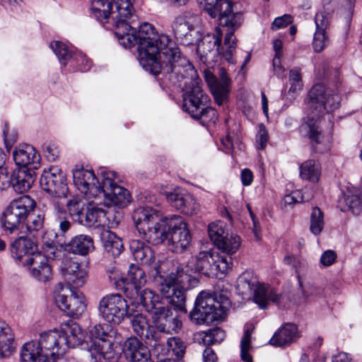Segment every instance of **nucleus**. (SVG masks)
<instances>
[{
	"label": "nucleus",
	"instance_id": "16",
	"mask_svg": "<svg viewBox=\"0 0 362 362\" xmlns=\"http://www.w3.org/2000/svg\"><path fill=\"white\" fill-rule=\"evenodd\" d=\"M128 304L119 293H112L103 297L98 303L100 316L106 322L118 325L129 315Z\"/></svg>",
	"mask_w": 362,
	"mask_h": 362
},
{
	"label": "nucleus",
	"instance_id": "49",
	"mask_svg": "<svg viewBox=\"0 0 362 362\" xmlns=\"http://www.w3.org/2000/svg\"><path fill=\"white\" fill-rule=\"evenodd\" d=\"M310 230L315 235H319L324 228V214L320 208L313 207L310 213Z\"/></svg>",
	"mask_w": 362,
	"mask_h": 362
},
{
	"label": "nucleus",
	"instance_id": "61",
	"mask_svg": "<svg viewBox=\"0 0 362 362\" xmlns=\"http://www.w3.org/2000/svg\"><path fill=\"white\" fill-rule=\"evenodd\" d=\"M268 133L264 124L259 125V129L257 134V146L258 149H263L268 141Z\"/></svg>",
	"mask_w": 362,
	"mask_h": 362
},
{
	"label": "nucleus",
	"instance_id": "28",
	"mask_svg": "<svg viewBox=\"0 0 362 362\" xmlns=\"http://www.w3.org/2000/svg\"><path fill=\"white\" fill-rule=\"evenodd\" d=\"M129 250L135 261L142 265L153 267L156 274H160L154 252L150 246L139 240H132L129 243Z\"/></svg>",
	"mask_w": 362,
	"mask_h": 362
},
{
	"label": "nucleus",
	"instance_id": "39",
	"mask_svg": "<svg viewBox=\"0 0 362 362\" xmlns=\"http://www.w3.org/2000/svg\"><path fill=\"white\" fill-rule=\"evenodd\" d=\"M101 240L105 250L112 256H118L123 250L122 240L115 233L105 230L101 234Z\"/></svg>",
	"mask_w": 362,
	"mask_h": 362
},
{
	"label": "nucleus",
	"instance_id": "51",
	"mask_svg": "<svg viewBox=\"0 0 362 362\" xmlns=\"http://www.w3.org/2000/svg\"><path fill=\"white\" fill-rule=\"evenodd\" d=\"M191 117L195 119H200L203 122H212L215 123L218 119V115L216 110L211 107L202 106V108L197 109V112L192 113Z\"/></svg>",
	"mask_w": 362,
	"mask_h": 362
},
{
	"label": "nucleus",
	"instance_id": "29",
	"mask_svg": "<svg viewBox=\"0 0 362 362\" xmlns=\"http://www.w3.org/2000/svg\"><path fill=\"white\" fill-rule=\"evenodd\" d=\"M13 157L16 164L22 168L33 170L40 167V156L32 146H20L13 151Z\"/></svg>",
	"mask_w": 362,
	"mask_h": 362
},
{
	"label": "nucleus",
	"instance_id": "22",
	"mask_svg": "<svg viewBox=\"0 0 362 362\" xmlns=\"http://www.w3.org/2000/svg\"><path fill=\"white\" fill-rule=\"evenodd\" d=\"M216 252L206 251L200 252L195 257H192L186 264H182L177 267L181 272L186 274L194 276L196 273H199L208 277L214 278L216 273V268H211L210 264H214V255Z\"/></svg>",
	"mask_w": 362,
	"mask_h": 362
},
{
	"label": "nucleus",
	"instance_id": "8",
	"mask_svg": "<svg viewBox=\"0 0 362 362\" xmlns=\"http://www.w3.org/2000/svg\"><path fill=\"white\" fill-rule=\"evenodd\" d=\"M35 205L34 199L28 195L12 201L4 211L1 218L4 230L15 235L24 234L25 221Z\"/></svg>",
	"mask_w": 362,
	"mask_h": 362
},
{
	"label": "nucleus",
	"instance_id": "2",
	"mask_svg": "<svg viewBox=\"0 0 362 362\" xmlns=\"http://www.w3.org/2000/svg\"><path fill=\"white\" fill-rule=\"evenodd\" d=\"M306 103L310 115L302 124L301 129L310 144L314 146L320 144L324 139L319 125V119L338 108L340 97L334 89L317 83L309 90Z\"/></svg>",
	"mask_w": 362,
	"mask_h": 362
},
{
	"label": "nucleus",
	"instance_id": "13",
	"mask_svg": "<svg viewBox=\"0 0 362 362\" xmlns=\"http://www.w3.org/2000/svg\"><path fill=\"white\" fill-rule=\"evenodd\" d=\"M57 306L71 317L81 316L86 309L85 296L77 290H73L69 285L59 283L54 292Z\"/></svg>",
	"mask_w": 362,
	"mask_h": 362
},
{
	"label": "nucleus",
	"instance_id": "56",
	"mask_svg": "<svg viewBox=\"0 0 362 362\" xmlns=\"http://www.w3.org/2000/svg\"><path fill=\"white\" fill-rule=\"evenodd\" d=\"M218 86L223 99V103L224 105L228 100V96L230 91V79L228 78L227 73L223 68L218 69Z\"/></svg>",
	"mask_w": 362,
	"mask_h": 362
},
{
	"label": "nucleus",
	"instance_id": "57",
	"mask_svg": "<svg viewBox=\"0 0 362 362\" xmlns=\"http://www.w3.org/2000/svg\"><path fill=\"white\" fill-rule=\"evenodd\" d=\"M251 334L252 332L249 329H247L244 332L243 337L240 342L241 348V358L244 362H252L251 356L248 354V351L250 349L251 343Z\"/></svg>",
	"mask_w": 362,
	"mask_h": 362
},
{
	"label": "nucleus",
	"instance_id": "52",
	"mask_svg": "<svg viewBox=\"0 0 362 362\" xmlns=\"http://www.w3.org/2000/svg\"><path fill=\"white\" fill-rule=\"evenodd\" d=\"M112 3V0H92L91 10L93 14L97 19H101L100 17L103 13V18L107 19Z\"/></svg>",
	"mask_w": 362,
	"mask_h": 362
},
{
	"label": "nucleus",
	"instance_id": "42",
	"mask_svg": "<svg viewBox=\"0 0 362 362\" xmlns=\"http://www.w3.org/2000/svg\"><path fill=\"white\" fill-rule=\"evenodd\" d=\"M214 264H210L211 268H216L214 277L222 278L233 268V258L216 253L214 255Z\"/></svg>",
	"mask_w": 362,
	"mask_h": 362
},
{
	"label": "nucleus",
	"instance_id": "50",
	"mask_svg": "<svg viewBox=\"0 0 362 362\" xmlns=\"http://www.w3.org/2000/svg\"><path fill=\"white\" fill-rule=\"evenodd\" d=\"M51 207H52V216H54L55 221L59 224L61 232L65 233L71 228L70 221L64 216L66 211L57 203L52 202Z\"/></svg>",
	"mask_w": 362,
	"mask_h": 362
},
{
	"label": "nucleus",
	"instance_id": "10",
	"mask_svg": "<svg viewBox=\"0 0 362 362\" xmlns=\"http://www.w3.org/2000/svg\"><path fill=\"white\" fill-rule=\"evenodd\" d=\"M133 1L134 0H112L107 19L103 18V13L101 19H98L107 29L110 26L107 24H111L115 28V35L117 39L127 33V30L130 29L132 25L136 23L137 17Z\"/></svg>",
	"mask_w": 362,
	"mask_h": 362
},
{
	"label": "nucleus",
	"instance_id": "44",
	"mask_svg": "<svg viewBox=\"0 0 362 362\" xmlns=\"http://www.w3.org/2000/svg\"><path fill=\"white\" fill-rule=\"evenodd\" d=\"M108 326L106 325H96L90 329V349L93 350L97 345H101L104 341L110 340L108 332Z\"/></svg>",
	"mask_w": 362,
	"mask_h": 362
},
{
	"label": "nucleus",
	"instance_id": "20",
	"mask_svg": "<svg viewBox=\"0 0 362 362\" xmlns=\"http://www.w3.org/2000/svg\"><path fill=\"white\" fill-rule=\"evenodd\" d=\"M40 183L44 191L55 197L63 198L67 194L65 174L57 166H52L48 170H45Z\"/></svg>",
	"mask_w": 362,
	"mask_h": 362
},
{
	"label": "nucleus",
	"instance_id": "11",
	"mask_svg": "<svg viewBox=\"0 0 362 362\" xmlns=\"http://www.w3.org/2000/svg\"><path fill=\"white\" fill-rule=\"evenodd\" d=\"M29 349L33 347L41 359L49 360L51 362L57 361L66 352V339L61 332L54 329L42 332L37 341H29L23 344Z\"/></svg>",
	"mask_w": 362,
	"mask_h": 362
},
{
	"label": "nucleus",
	"instance_id": "3",
	"mask_svg": "<svg viewBox=\"0 0 362 362\" xmlns=\"http://www.w3.org/2000/svg\"><path fill=\"white\" fill-rule=\"evenodd\" d=\"M221 11H217L216 17L218 16L219 25L226 28L224 39V46L227 47L226 49H224V47H221L223 32L219 27H216L214 33L207 34L202 37V40L197 44V52L202 60H206L209 54L213 51H216L220 55L223 56L228 62L235 64V61L233 59V53L235 51L236 38L234 36V33L243 22V15L241 14V21L240 24L237 27H235L232 23H229L227 25H222L221 23Z\"/></svg>",
	"mask_w": 362,
	"mask_h": 362
},
{
	"label": "nucleus",
	"instance_id": "47",
	"mask_svg": "<svg viewBox=\"0 0 362 362\" xmlns=\"http://www.w3.org/2000/svg\"><path fill=\"white\" fill-rule=\"evenodd\" d=\"M134 287L136 292L141 290L146 283V272L139 266L131 264L127 273V279Z\"/></svg>",
	"mask_w": 362,
	"mask_h": 362
},
{
	"label": "nucleus",
	"instance_id": "60",
	"mask_svg": "<svg viewBox=\"0 0 362 362\" xmlns=\"http://www.w3.org/2000/svg\"><path fill=\"white\" fill-rule=\"evenodd\" d=\"M84 206H86L84 200L79 197H73L66 203L67 210L71 217L75 216L79 209H83Z\"/></svg>",
	"mask_w": 362,
	"mask_h": 362
},
{
	"label": "nucleus",
	"instance_id": "58",
	"mask_svg": "<svg viewBox=\"0 0 362 362\" xmlns=\"http://www.w3.org/2000/svg\"><path fill=\"white\" fill-rule=\"evenodd\" d=\"M35 351L33 347L29 346V349H27L22 346L19 354L20 362H51L49 360L41 359Z\"/></svg>",
	"mask_w": 362,
	"mask_h": 362
},
{
	"label": "nucleus",
	"instance_id": "37",
	"mask_svg": "<svg viewBox=\"0 0 362 362\" xmlns=\"http://www.w3.org/2000/svg\"><path fill=\"white\" fill-rule=\"evenodd\" d=\"M298 337V328L291 323L285 324L276 332L269 340V344L275 346H282L290 344Z\"/></svg>",
	"mask_w": 362,
	"mask_h": 362
},
{
	"label": "nucleus",
	"instance_id": "53",
	"mask_svg": "<svg viewBox=\"0 0 362 362\" xmlns=\"http://www.w3.org/2000/svg\"><path fill=\"white\" fill-rule=\"evenodd\" d=\"M204 77L210 88L216 103L218 105H223L218 78H216V77L209 71L204 73Z\"/></svg>",
	"mask_w": 362,
	"mask_h": 362
},
{
	"label": "nucleus",
	"instance_id": "46",
	"mask_svg": "<svg viewBox=\"0 0 362 362\" xmlns=\"http://www.w3.org/2000/svg\"><path fill=\"white\" fill-rule=\"evenodd\" d=\"M208 233L211 240L217 247L221 240H223L228 233V228L226 223L217 221L208 226Z\"/></svg>",
	"mask_w": 362,
	"mask_h": 362
},
{
	"label": "nucleus",
	"instance_id": "15",
	"mask_svg": "<svg viewBox=\"0 0 362 362\" xmlns=\"http://www.w3.org/2000/svg\"><path fill=\"white\" fill-rule=\"evenodd\" d=\"M100 174L103 177V187L98 197H103L105 204L108 206L126 207L131 202V194L127 189L115 182V173L102 171Z\"/></svg>",
	"mask_w": 362,
	"mask_h": 362
},
{
	"label": "nucleus",
	"instance_id": "33",
	"mask_svg": "<svg viewBox=\"0 0 362 362\" xmlns=\"http://www.w3.org/2000/svg\"><path fill=\"white\" fill-rule=\"evenodd\" d=\"M59 331L66 339V349L79 346L85 340V335L81 327L73 320L62 322Z\"/></svg>",
	"mask_w": 362,
	"mask_h": 362
},
{
	"label": "nucleus",
	"instance_id": "32",
	"mask_svg": "<svg viewBox=\"0 0 362 362\" xmlns=\"http://www.w3.org/2000/svg\"><path fill=\"white\" fill-rule=\"evenodd\" d=\"M25 267H28L32 276L40 282H47L52 278V271L48 259L42 253L37 255L35 259Z\"/></svg>",
	"mask_w": 362,
	"mask_h": 362
},
{
	"label": "nucleus",
	"instance_id": "48",
	"mask_svg": "<svg viewBox=\"0 0 362 362\" xmlns=\"http://www.w3.org/2000/svg\"><path fill=\"white\" fill-rule=\"evenodd\" d=\"M114 344L108 340L104 341L101 345H97L93 351L100 354L107 362H117L120 358V354L114 349Z\"/></svg>",
	"mask_w": 362,
	"mask_h": 362
},
{
	"label": "nucleus",
	"instance_id": "55",
	"mask_svg": "<svg viewBox=\"0 0 362 362\" xmlns=\"http://www.w3.org/2000/svg\"><path fill=\"white\" fill-rule=\"evenodd\" d=\"M204 343L206 344H214L221 343L225 338V332L220 327L210 329L204 332Z\"/></svg>",
	"mask_w": 362,
	"mask_h": 362
},
{
	"label": "nucleus",
	"instance_id": "9",
	"mask_svg": "<svg viewBox=\"0 0 362 362\" xmlns=\"http://www.w3.org/2000/svg\"><path fill=\"white\" fill-rule=\"evenodd\" d=\"M133 1L134 0H112L107 19L103 18V13L101 19H98L107 29L110 26L107 24H111L115 28V35L117 39L127 33V30L130 29L132 25L136 23L137 17Z\"/></svg>",
	"mask_w": 362,
	"mask_h": 362
},
{
	"label": "nucleus",
	"instance_id": "18",
	"mask_svg": "<svg viewBox=\"0 0 362 362\" xmlns=\"http://www.w3.org/2000/svg\"><path fill=\"white\" fill-rule=\"evenodd\" d=\"M169 247L176 253L183 252L190 245L192 236L184 218L178 215L171 216L170 221Z\"/></svg>",
	"mask_w": 362,
	"mask_h": 362
},
{
	"label": "nucleus",
	"instance_id": "35",
	"mask_svg": "<svg viewBox=\"0 0 362 362\" xmlns=\"http://www.w3.org/2000/svg\"><path fill=\"white\" fill-rule=\"evenodd\" d=\"M16 351L14 334L11 327L0 320V358L10 357Z\"/></svg>",
	"mask_w": 362,
	"mask_h": 362
},
{
	"label": "nucleus",
	"instance_id": "6",
	"mask_svg": "<svg viewBox=\"0 0 362 362\" xmlns=\"http://www.w3.org/2000/svg\"><path fill=\"white\" fill-rule=\"evenodd\" d=\"M236 289L243 296L253 295L254 302L260 308H265L269 301L277 305H285V297L278 293L276 289L259 284L256 275L252 271L243 272L237 279Z\"/></svg>",
	"mask_w": 362,
	"mask_h": 362
},
{
	"label": "nucleus",
	"instance_id": "43",
	"mask_svg": "<svg viewBox=\"0 0 362 362\" xmlns=\"http://www.w3.org/2000/svg\"><path fill=\"white\" fill-rule=\"evenodd\" d=\"M241 245L240 238L235 234H228L221 240L216 247L220 251L226 254L225 257H230L236 253Z\"/></svg>",
	"mask_w": 362,
	"mask_h": 362
},
{
	"label": "nucleus",
	"instance_id": "25",
	"mask_svg": "<svg viewBox=\"0 0 362 362\" xmlns=\"http://www.w3.org/2000/svg\"><path fill=\"white\" fill-rule=\"evenodd\" d=\"M130 322L134 332L144 339L151 347L156 346V341H160L159 332H156V329L150 324L146 315L141 313L134 315L131 317Z\"/></svg>",
	"mask_w": 362,
	"mask_h": 362
},
{
	"label": "nucleus",
	"instance_id": "27",
	"mask_svg": "<svg viewBox=\"0 0 362 362\" xmlns=\"http://www.w3.org/2000/svg\"><path fill=\"white\" fill-rule=\"evenodd\" d=\"M122 352L129 362H153L149 349L136 337L124 341Z\"/></svg>",
	"mask_w": 362,
	"mask_h": 362
},
{
	"label": "nucleus",
	"instance_id": "63",
	"mask_svg": "<svg viewBox=\"0 0 362 362\" xmlns=\"http://www.w3.org/2000/svg\"><path fill=\"white\" fill-rule=\"evenodd\" d=\"M346 204L354 214H358L361 211L360 198L356 195H348L345 199Z\"/></svg>",
	"mask_w": 362,
	"mask_h": 362
},
{
	"label": "nucleus",
	"instance_id": "24",
	"mask_svg": "<svg viewBox=\"0 0 362 362\" xmlns=\"http://www.w3.org/2000/svg\"><path fill=\"white\" fill-rule=\"evenodd\" d=\"M50 47L57 56L62 64L66 65L67 62L70 60L71 63L75 62L78 64V69L80 71L84 72L90 69L91 62L83 53H73L65 44L59 41L51 42Z\"/></svg>",
	"mask_w": 362,
	"mask_h": 362
},
{
	"label": "nucleus",
	"instance_id": "21",
	"mask_svg": "<svg viewBox=\"0 0 362 362\" xmlns=\"http://www.w3.org/2000/svg\"><path fill=\"white\" fill-rule=\"evenodd\" d=\"M10 251L16 264L25 267L34 260L41 252L37 251V245L24 234L19 235L11 245Z\"/></svg>",
	"mask_w": 362,
	"mask_h": 362
},
{
	"label": "nucleus",
	"instance_id": "34",
	"mask_svg": "<svg viewBox=\"0 0 362 362\" xmlns=\"http://www.w3.org/2000/svg\"><path fill=\"white\" fill-rule=\"evenodd\" d=\"M35 181L33 170L25 168L14 170L11 174V187L17 193L27 192Z\"/></svg>",
	"mask_w": 362,
	"mask_h": 362
},
{
	"label": "nucleus",
	"instance_id": "64",
	"mask_svg": "<svg viewBox=\"0 0 362 362\" xmlns=\"http://www.w3.org/2000/svg\"><path fill=\"white\" fill-rule=\"evenodd\" d=\"M292 16L289 14H285L282 16L277 17L272 23V28L276 30L284 28L292 23Z\"/></svg>",
	"mask_w": 362,
	"mask_h": 362
},
{
	"label": "nucleus",
	"instance_id": "41",
	"mask_svg": "<svg viewBox=\"0 0 362 362\" xmlns=\"http://www.w3.org/2000/svg\"><path fill=\"white\" fill-rule=\"evenodd\" d=\"M106 213L99 208L87 207L83 225L86 227H98L105 223Z\"/></svg>",
	"mask_w": 362,
	"mask_h": 362
},
{
	"label": "nucleus",
	"instance_id": "14",
	"mask_svg": "<svg viewBox=\"0 0 362 362\" xmlns=\"http://www.w3.org/2000/svg\"><path fill=\"white\" fill-rule=\"evenodd\" d=\"M200 23L199 16L193 13L185 12L177 16L172 25L175 38L184 45H193L201 37Z\"/></svg>",
	"mask_w": 362,
	"mask_h": 362
},
{
	"label": "nucleus",
	"instance_id": "17",
	"mask_svg": "<svg viewBox=\"0 0 362 362\" xmlns=\"http://www.w3.org/2000/svg\"><path fill=\"white\" fill-rule=\"evenodd\" d=\"M156 332H158L160 337V341L165 342L166 334H173L177 333L182 328V321L179 315L173 312L169 307L159 306L152 315Z\"/></svg>",
	"mask_w": 362,
	"mask_h": 362
},
{
	"label": "nucleus",
	"instance_id": "1",
	"mask_svg": "<svg viewBox=\"0 0 362 362\" xmlns=\"http://www.w3.org/2000/svg\"><path fill=\"white\" fill-rule=\"evenodd\" d=\"M127 33L118 39L125 48L138 44L139 64L153 75L163 74L177 83L185 74H193L194 66L182 55L176 44L166 35H158L154 26L142 23L136 30L132 25Z\"/></svg>",
	"mask_w": 362,
	"mask_h": 362
},
{
	"label": "nucleus",
	"instance_id": "7",
	"mask_svg": "<svg viewBox=\"0 0 362 362\" xmlns=\"http://www.w3.org/2000/svg\"><path fill=\"white\" fill-rule=\"evenodd\" d=\"M199 281L198 278L186 274L177 267L175 272H171L160 284V291L168 300L180 310L185 309V291L197 286Z\"/></svg>",
	"mask_w": 362,
	"mask_h": 362
},
{
	"label": "nucleus",
	"instance_id": "4",
	"mask_svg": "<svg viewBox=\"0 0 362 362\" xmlns=\"http://www.w3.org/2000/svg\"><path fill=\"white\" fill-rule=\"evenodd\" d=\"M138 232L153 245L169 238L171 216L161 218L159 213L150 207L136 209L132 215Z\"/></svg>",
	"mask_w": 362,
	"mask_h": 362
},
{
	"label": "nucleus",
	"instance_id": "62",
	"mask_svg": "<svg viewBox=\"0 0 362 362\" xmlns=\"http://www.w3.org/2000/svg\"><path fill=\"white\" fill-rule=\"evenodd\" d=\"M315 23L316 25V30L326 31L329 24L327 14L322 11L317 12L315 15Z\"/></svg>",
	"mask_w": 362,
	"mask_h": 362
},
{
	"label": "nucleus",
	"instance_id": "12",
	"mask_svg": "<svg viewBox=\"0 0 362 362\" xmlns=\"http://www.w3.org/2000/svg\"><path fill=\"white\" fill-rule=\"evenodd\" d=\"M194 71L193 74H187L183 76V78L177 83H174L168 79L173 86H180V83L183 80H186L185 82V89H183L182 107L185 112L189 115L197 112V110L202 108V106L207 105L209 101V95L204 93L200 86L201 80L197 77L194 69ZM165 78L168 80L166 77Z\"/></svg>",
	"mask_w": 362,
	"mask_h": 362
},
{
	"label": "nucleus",
	"instance_id": "54",
	"mask_svg": "<svg viewBox=\"0 0 362 362\" xmlns=\"http://www.w3.org/2000/svg\"><path fill=\"white\" fill-rule=\"evenodd\" d=\"M289 82L291 87L288 90V93L291 95V97L294 98L296 93L300 90L303 87L301 74L298 69L294 68L290 71Z\"/></svg>",
	"mask_w": 362,
	"mask_h": 362
},
{
	"label": "nucleus",
	"instance_id": "30",
	"mask_svg": "<svg viewBox=\"0 0 362 362\" xmlns=\"http://www.w3.org/2000/svg\"><path fill=\"white\" fill-rule=\"evenodd\" d=\"M61 270L69 284L75 287H81L84 285L87 273L86 270L81 268L78 262L65 258L62 262Z\"/></svg>",
	"mask_w": 362,
	"mask_h": 362
},
{
	"label": "nucleus",
	"instance_id": "36",
	"mask_svg": "<svg viewBox=\"0 0 362 362\" xmlns=\"http://www.w3.org/2000/svg\"><path fill=\"white\" fill-rule=\"evenodd\" d=\"M93 240L87 235L80 234L73 237L71 240L65 244L64 250L73 254L86 255L93 250Z\"/></svg>",
	"mask_w": 362,
	"mask_h": 362
},
{
	"label": "nucleus",
	"instance_id": "59",
	"mask_svg": "<svg viewBox=\"0 0 362 362\" xmlns=\"http://www.w3.org/2000/svg\"><path fill=\"white\" fill-rule=\"evenodd\" d=\"M329 43L328 37L325 30H315L313 37V46L315 52H320Z\"/></svg>",
	"mask_w": 362,
	"mask_h": 362
},
{
	"label": "nucleus",
	"instance_id": "38",
	"mask_svg": "<svg viewBox=\"0 0 362 362\" xmlns=\"http://www.w3.org/2000/svg\"><path fill=\"white\" fill-rule=\"evenodd\" d=\"M299 175L303 180L312 183L319 181L321 175V165L314 159H309L302 163L299 166Z\"/></svg>",
	"mask_w": 362,
	"mask_h": 362
},
{
	"label": "nucleus",
	"instance_id": "19",
	"mask_svg": "<svg viewBox=\"0 0 362 362\" xmlns=\"http://www.w3.org/2000/svg\"><path fill=\"white\" fill-rule=\"evenodd\" d=\"M74 183L87 199L97 198L101 194L103 180L100 182L92 170L83 168L73 170ZM103 178V177L101 176Z\"/></svg>",
	"mask_w": 362,
	"mask_h": 362
},
{
	"label": "nucleus",
	"instance_id": "31",
	"mask_svg": "<svg viewBox=\"0 0 362 362\" xmlns=\"http://www.w3.org/2000/svg\"><path fill=\"white\" fill-rule=\"evenodd\" d=\"M165 342L156 341L155 346H152L153 351L157 354L158 358H170L175 355L177 358L182 357L186 346L185 343L178 337H165Z\"/></svg>",
	"mask_w": 362,
	"mask_h": 362
},
{
	"label": "nucleus",
	"instance_id": "40",
	"mask_svg": "<svg viewBox=\"0 0 362 362\" xmlns=\"http://www.w3.org/2000/svg\"><path fill=\"white\" fill-rule=\"evenodd\" d=\"M136 294L138 296L139 303L142 305L148 313L153 314L155 310H157L159 306H162L159 300V296L150 289L138 290Z\"/></svg>",
	"mask_w": 362,
	"mask_h": 362
},
{
	"label": "nucleus",
	"instance_id": "23",
	"mask_svg": "<svg viewBox=\"0 0 362 362\" xmlns=\"http://www.w3.org/2000/svg\"><path fill=\"white\" fill-rule=\"evenodd\" d=\"M204 11L213 18L217 11H221V23L227 25L232 23L237 27L241 21V13L233 12V5L229 0H204Z\"/></svg>",
	"mask_w": 362,
	"mask_h": 362
},
{
	"label": "nucleus",
	"instance_id": "45",
	"mask_svg": "<svg viewBox=\"0 0 362 362\" xmlns=\"http://www.w3.org/2000/svg\"><path fill=\"white\" fill-rule=\"evenodd\" d=\"M52 202H49L47 204H44L45 208L44 214L42 215L38 214L33 216L30 218V220L26 223L24 235L27 233H32L34 231H39L43 228L44 221L45 216H52V207H51Z\"/></svg>",
	"mask_w": 362,
	"mask_h": 362
},
{
	"label": "nucleus",
	"instance_id": "26",
	"mask_svg": "<svg viewBox=\"0 0 362 362\" xmlns=\"http://www.w3.org/2000/svg\"><path fill=\"white\" fill-rule=\"evenodd\" d=\"M168 201L177 211L186 215L197 214L200 206L192 194L185 190L175 189L166 194Z\"/></svg>",
	"mask_w": 362,
	"mask_h": 362
},
{
	"label": "nucleus",
	"instance_id": "5",
	"mask_svg": "<svg viewBox=\"0 0 362 362\" xmlns=\"http://www.w3.org/2000/svg\"><path fill=\"white\" fill-rule=\"evenodd\" d=\"M230 307V299L222 294L202 291L197 297L190 317L198 324L223 320Z\"/></svg>",
	"mask_w": 362,
	"mask_h": 362
}]
</instances>
